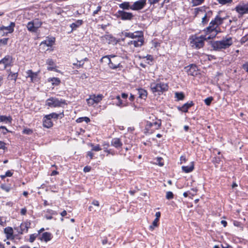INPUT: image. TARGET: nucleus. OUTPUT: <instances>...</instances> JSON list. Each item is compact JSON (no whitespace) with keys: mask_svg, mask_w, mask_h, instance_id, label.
I'll list each match as a JSON object with an SVG mask.
<instances>
[{"mask_svg":"<svg viewBox=\"0 0 248 248\" xmlns=\"http://www.w3.org/2000/svg\"><path fill=\"white\" fill-rule=\"evenodd\" d=\"M232 37L223 39L221 41H217L211 42L212 47L215 50H220L222 49L229 48L232 44Z\"/></svg>","mask_w":248,"mask_h":248,"instance_id":"f257e3e1","label":"nucleus"},{"mask_svg":"<svg viewBox=\"0 0 248 248\" xmlns=\"http://www.w3.org/2000/svg\"><path fill=\"white\" fill-rule=\"evenodd\" d=\"M150 88L153 93H157L159 94L168 90V84L162 82H152L150 84Z\"/></svg>","mask_w":248,"mask_h":248,"instance_id":"f03ea898","label":"nucleus"},{"mask_svg":"<svg viewBox=\"0 0 248 248\" xmlns=\"http://www.w3.org/2000/svg\"><path fill=\"white\" fill-rule=\"evenodd\" d=\"M207 37L204 35H201L199 37L193 36L192 39L190 42L191 46L196 49H200L202 47L204 44V41L209 40Z\"/></svg>","mask_w":248,"mask_h":248,"instance_id":"7ed1b4c3","label":"nucleus"},{"mask_svg":"<svg viewBox=\"0 0 248 248\" xmlns=\"http://www.w3.org/2000/svg\"><path fill=\"white\" fill-rule=\"evenodd\" d=\"M217 27L218 26L214 19L210 22L209 26L204 30L207 34H209L207 36V39H213L216 37L218 33L217 30Z\"/></svg>","mask_w":248,"mask_h":248,"instance_id":"20e7f679","label":"nucleus"},{"mask_svg":"<svg viewBox=\"0 0 248 248\" xmlns=\"http://www.w3.org/2000/svg\"><path fill=\"white\" fill-rule=\"evenodd\" d=\"M46 105L50 107H60L67 105L66 101L63 99H59L57 98L50 97L46 100Z\"/></svg>","mask_w":248,"mask_h":248,"instance_id":"39448f33","label":"nucleus"},{"mask_svg":"<svg viewBox=\"0 0 248 248\" xmlns=\"http://www.w3.org/2000/svg\"><path fill=\"white\" fill-rule=\"evenodd\" d=\"M152 117L155 118V120H157V121L153 122L149 121L147 122L145 125V130L146 131V132L148 134H152L153 133V131L151 129L153 126H155V129L156 130L160 129L161 126V121L160 119H157L155 116H153Z\"/></svg>","mask_w":248,"mask_h":248,"instance_id":"423d86ee","label":"nucleus"},{"mask_svg":"<svg viewBox=\"0 0 248 248\" xmlns=\"http://www.w3.org/2000/svg\"><path fill=\"white\" fill-rule=\"evenodd\" d=\"M115 16L122 20H131L134 16L132 13L127 12L124 10H118Z\"/></svg>","mask_w":248,"mask_h":248,"instance_id":"0eeeda50","label":"nucleus"},{"mask_svg":"<svg viewBox=\"0 0 248 248\" xmlns=\"http://www.w3.org/2000/svg\"><path fill=\"white\" fill-rule=\"evenodd\" d=\"M103 59H107L108 60V64L110 68L112 69H115L121 66V63L118 60L119 58L115 56H113L111 57V59L109 58L108 56L103 57Z\"/></svg>","mask_w":248,"mask_h":248,"instance_id":"6e6552de","label":"nucleus"},{"mask_svg":"<svg viewBox=\"0 0 248 248\" xmlns=\"http://www.w3.org/2000/svg\"><path fill=\"white\" fill-rule=\"evenodd\" d=\"M13 58L11 56L7 55L0 61V69H5L11 66L13 63Z\"/></svg>","mask_w":248,"mask_h":248,"instance_id":"1a4fd4ad","label":"nucleus"},{"mask_svg":"<svg viewBox=\"0 0 248 248\" xmlns=\"http://www.w3.org/2000/svg\"><path fill=\"white\" fill-rule=\"evenodd\" d=\"M135 40H131L128 42L129 46L133 45L134 47H137L142 46L144 43L143 33L142 32L141 35L137 36Z\"/></svg>","mask_w":248,"mask_h":248,"instance_id":"9d476101","label":"nucleus"},{"mask_svg":"<svg viewBox=\"0 0 248 248\" xmlns=\"http://www.w3.org/2000/svg\"><path fill=\"white\" fill-rule=\"evenodd\" d=\"M188 75L196 76L198 75V67L196 64H191L185 67Z\"/></svg>","mask_w":248,"mask_h":248,"instance_id":"9b49d317","label":"nucleus"},{"mask_svg":"<svg viewBox=\"0 0 248 248\" xmlns=\"http://www.w3.org/2000/svg\"><path fill=\"white\" fill-rule=\"evenodd\" d=\"M31 223L30 221H26L23 223H22L19 227H15L14 229L16 230L19 234H22L23 232L26 231L28 232V229L30 228Z\"/></svg>","mask_w":248,"mask_h":248,"instance_id":"f8f14e48","label":"nucleus"},{"mask_svg":"<svg viewBox=\"0 0 248 248\" xmlns=\"http://www.w3.org/2000/svg\"><path fill=\"white\" fill-rule=\"evenodd\" d=\"M235 10L241 16L248 14V6L245 3L238 4L235 7Z\"/></svg>","mask_w":248,"mask_h":248,"instance_id":"ddd939ff","label":"nucleus"},{"mask_svg":"<svg viewBox=\"0 0 248 248\" xmlns=\"http://www.w3.org/2000/svg\"><path fill=\"white\" fill-rule=\"evenodd\" d=\"M146 4V0H139L132 4V10H140L143 9Z\"/></svg>","mask_w":248,"mask_h":248,"instance_id":"4468645a","label":"nucleus"},{"mask_svg":"<svg viewBox=\"0 0 248 248\" xmlns=\"http://www.w3.org/2000/svg\"><path fill=\"white\" fill-rule=\"evenodd\" d=\"M111 145L115 148L119 149L122 148L123 143L120 138H115L112 139L111 141Z\"/></svg>","mask_w":248,"mask_h":248,"instance_id":"2eb2a0df","label":"nucleus"},{"mask_svg":"<svg viewBox=\"0 0 248 248\" xmlns=\"http://www.w3.org/2000/svg\"><path fill=\"white\" fill-rule=\"evenodd\" d=\"M15 26V23L14 22H11L10 23V24L5 27L4 26H2L0 27V31H6V33H12L14 31V27Z\"/></svg>","mask_w":248,"mask_h":248,"instance_id":"dca6fc26","label":"nucleus"},{"mask_svg":"<svg viewBox=\"0 0 248 248\" xmlns=\"http://www.w3.org/2000/svg\"><path fill=\"white\" fill-rule=\"evenodd\" d=\"M142 32V31H136L134 32H122V34H124L126 37L136 39L137 36L141 35Z\"/></svg>","mask_w":248,"mask_h":248,"instance_id":"f3484780","label":"nucleus"},{"mask_svg":"<svg viewBox=\"0 0 248 248\" xmlns=\"http://www.w3.org/2000/svg\"><path fill=\"white\" fill-rule=\"evenodd\" d=\"M194 105L193 101H191L184 104L181 107L178 108V109L184 112H186L188 109Z\"/></svg>","mask_w":248,"mask_h":248,"instance_id":"a211bd4d","label":"nucleus"},{"mask_svg":"<svg viewBox=\"0 0 248 248\" xmlns=\"http://www.w3.org/2000/svg\"><path fill=\"white\" fill-rule=\"evenodd\" d=\"M4 232L6 235V238L8 239H14V237L13 236V230L11 227H7L4 229Z\"/></svg>","mask_w":248,"mask_h":248,"instance_id":"6ab92c4d","label":"nucleus"},{"mask_svg":"<svg viewBox=\"0 0 248 248\" xmlns=\"http://www.w3.org/2000/svg\"><path fill=\"white\" fill-rule=\"evenodd\" d=\"M213 13L211 11H209L205 13L203 17L202 18V22L203 25H205L208 22L209 18L212 16Z\"/></svg>","mask_w":248,"mask_h":248,"instance_id":"aec40b11","label":"nucleus"},{"mask_svg":"<svg viewBox=\"0 0 248 248\" xmlns=\"http://www.w3.org/2000/svg\"><path fill=\"white\" fill-rule=\"evenodd\" d=\"M52 238V234L49 232H45L42 234V236L40 238L41 241H44L46 242L50 241Z\"/></svg>","mask_w":248,"mask_h":248,"instance_id":"412c9836","label":"nucleus"},{"mask_svg":"<svg viewBox=\"0 0 248 248\" xmlns=\"http://www.w3.org/2000/svg\"><path fill=\"white\" fill-rule=\"evenodd\" d=\"M119 6L123 10H132V5H131L129 2L125 1L119 4Z\"/></svg>","mask_w":248,"mask_h":248,"instance_id":"4be33fe9","label":"nucleus"},{"mask_svg":"<svg viewBox=\"0 0 248 248\" xmlns=\"http://www.w3.org/2000/svg\"><path fill=\"white\" fill-rule=\"evenodd\" d=\"M64 116L63 112L60 113V114H57L56 113H52L48 115H46L45 118H48L51 120L52 118L54 119H58L59 117L61 118H62Z\"/></svg>","mask_w":248,"mask_h":248,"instance_id":"5701e85b","label":"nucleus"},{"mask_svg":"<svg viewBox=\"0 0 248 248\" xmlns=\"http://www.w3.org/2000/svg\"><path fill=\"white\" fill-rule=\"evenodd\" d=\"M194 169V162H191V165L190 166H182V170L186 173H189L191 172Z\"/></svg>","mask_w":248,"mask_h":248,"instance_id":"b1692460","label":"nucleus"},{"mask_svg":"<svg viewBox=\"0 0 248 248\" xmlns=\"http://www.w3.org/2000/svg\"><path fill=\"white\" fill-rule=\"evenodd\" d=\"M83 24V21L80 19L77 20L75 22L72 23L70 25V27L72 29L71 31L76 30L78 28Z\"/></svg>","mask_w":248,"mask_h":248,"instance_id":"393cba45","label":"nucleus"},{"mask_svg":"<svg viewBox=\"0 0 248 248\" xmlns=\"http://www.w3.org/2000/svg\"><path fill=\"white\" fill-rule=\"evenodd\" d=\"M27 28L28 30L31 32H35L37 31L34 21L29 22L27 25Z\"/></svg>","mask_w":248,"mask_h":248,"instance_id":"a878e982","label":"nucleus"},{"mask_svg":"<svg viewBox=\"0 0 248 248\" xmlns=\"http://www.w3.org/2000/svg\"><path fill=\"white\" fill-rule=\"evenodd\" d=\"M27 77L31 78L32 81L35 80L37 76V73L33 72L31 70H29L26 72Z\"/></svg>","mask_w":248,"mask_h":248,"instance_id":"bb28decb","label":"nucleus"},{"mask_svg":"<svg viewBox=\"0 0 248 248\" xmlns=\"http://www.w3.org/2000/svg\"><path fill=\"white\" fill-rule=\"evenodd\" d=\"M12 118L10 116H6L0 115V122H5V123H11Z\"/></svg>","mask_w":248,"mask_h":248,"instance_id":"cd10ccee","label":"nucleus"},{"mask_svg":"<svg viewBox=\"0 0 248 248\" xmlns=\"http://www.w3.org/2000/svg\"><path fill=\"white\" fill-rule=\"evenodd\" d=\"M138 94L139 95V97L141 99H145L147 95V91L143 89H138Z\"/></svg>","mask_w":248,"mask_h":248,"instance_id":"c85d7f7f","label":"nucleus"},{"mask_svg":"<svg viewBox=\"0 0 248 248\" xmlns=\"http://www.w3.org/2000/svg\"><path fill=\"white\" fill-rule=\"evenodd\" d=\"M45 119L43 121V125L44 127L46 128H50L51 127L52 125V122L49 119V118H45Z\"/></svg>","mask_w":248,"mask_h":248,"instance_id":"c756f323","label":"nucleus"},{"mask_svg":"<svg viewBox=\"0 0 248 248\" xmlns=\"http://www.w3.org/2000/svg\"><path fill=\"white\" fill-rule=\"evenodd\" d=\"M48 82H51L53 85L57 86L60 84L61 82L60 79L58 78H52L48 79Z\"/></svg>","mask_w":248,"mask_h":248,"instance_id":"7c9ffc66","label":"nucleus"},{"mask_svg":"<svg viewBox=\"0 0 248 248\" xmlns=\"http://www.w3.org/2000/svg\"><path fill=\"white\" fill-rule=\"evenodd\" d=\"M91 95L95 103H98L100 102L103 98V95L101 94H98L97 95H95V94Z\"/></svg>","mask_w":248,"mask_h":248,"instance_id":"2f4dec72","label":"nucleus"},{"mask_svg":"<svg viewBox=\"0 0 248 248\" xmlns=\"http://www.w3.org/2000/svg\"><path fill=\"white\" fill-rule=\"evenodd\" d=\"M18 74L17 72L13 73L10 71L9 73L8 78L9 80L16 81L17 78Z\"/></svg>","mask_w":248,"mask_h":248,"instance_id":"473e14b6","label":"nucleus"},{"mask_svg":"<svg viewBox=\"0 0 248 248\" xmlns=\"http://www.w3.org/2000/svg\"><path fill=\"white\" fill-rule=\"evenodd\" d=\"M103 146H104V152L108 153V154H111L112 155H115L114 151H112L111 150H108V148L109 146V144L108 143H104L103 144Z\"/></svg>","mask_w":248,"mask_h":248,"instance_id":"72a5a7b5","label":"nucleus"},{"mask_svg":"<svg viewBox=\"0 0 248 248\" xmlns=\"http://www.w3.org/2000/svg\"><path fill=\"white\" fill-rule=\"evenodd\" d=\"M224 19H225V18H222L219 16L217 15L214 20L215 21L218 27L219 25L223 23V20Z\"/></svg>","mask_w":248,"mask_h":248,"instance_id":"f704fd0d","label":"nucleus"},{"mask_svg":"<svg viewBox=\"0 0 248 248\" xmlns=\"http://www.w3.org/2000/svg\"><path fill=\"white\" fill-rule=\"evenodd\" d=\"M46 64H48V65L49 66H51L50 67H47V70L50 71V70H52L54 69V68L53 67H51V66H53L54 65V61H53L52 59H48V60H47L46 61Z\"/></svg>","mask_w":248,"mask_h":248,"instance_id":"c9c22d12","label":"nucleus"},{"mask_svg":"<svg viewBox=\"0 0 248 248\" xmlns=\"http://www.w3.org/2000/svg\"><path fill=\"white\" fill-rule=\"evenodd\" d=\"M175 97L177 98L178 100H183L185 98V95L182 92H176Z\"/></svg>","mask_w":248,"mask_h":248,"instance_id":"e433bc0d","label":"nucleus"},{"mask_svg":"<svg viewBox=\"0 0 248 248\" xmlns=\"http://www.w3.org/2000/svg\"><path fill=\"white\" fill-rule=\"evenodd\" d=\"M83 121L88 123L90 122V119L87 117H83L78 118L76 120V122L78 123H82Z\"/></svg>","mask_w":248,"mask_h":248,"instance_id":"4c0bfd02","label":"nucleus"},{"mask_svg":"<svg viewBox=\"0 0 248 248\" xmlns=\"http://www.w3.org/2000/svg\"><path fill=\"white\" fill-rule=\"evenodd\" d=\"M159 220L155 219L153 221L152 224L149 226V229L151 231H153L155 227L158 226V222Z\"/></svg>","mask_w":248,"mask_h":248,"instance_id":"58836bf2","label":"nucleus"},{"mask_svg":"<svg viewBox=\"0 0 248 248\" xmlns=\"http://www.w3.org/2000/svg\"><path fill=\"white\" fill-rule=\"evenodd\" d=\"M87 60H88V59L87 58H85L83 60H81L80 61H78L77 63H73V64L75 65H77V66H78L79 67H80L83 65V64L84 63V62L85 61H87Z\"/></svg>","mask_w":248,"mask_h":248,"instance_id":"ea45409f","label":"nucleus"},{"mask_svg":"<svg viewBox=\"0 0 248 248\" xmlns=\"http://www.w3.org/2000/svg\"><path fill=\"white\" fill-rule=\"evenodd\" d=\"M91 146L92 147V151L98 152L101 150V148H100L99 144H97L96 145L94 146L93 144H92Z\"/></svg>","mask_w":248,"mask_h":248,"instance_id":"a19ab883","label":"nucleus"},{"mask_svg":"<svg viewBox=\"0 0 248 248\" xmlns=\"http://www.w3.org/2000/svg\"><path fill=\"white\" fill-rule=\"evenodd\" d=\"M193 6H197L202 4L204 0H191Z\"/></svg>","mask_w":248,"mask_h":248,"instance_id":"79ce46f5","label":"nucleus"},{"mask_svg":"<svg viewBox=\"0 0 248 248\" xmlns=\"http://www.w3.org/2000/svg\"><path fill=\"white\" fill-rule=\"evenodd\" d=\"M174 195L172 192L168 191L166 193V198L168 200L172 199L173 198Z\"/></svg>","mask_w":248,"mask_h":248,"instance_id":"37998d69","label":"nucleus"},{"mask_svg":"<svg viewBox=\"0 0 248 248\" xmlns=\"http://www.w3.org/2000/svg\"><path fill=\"white\" fill-rule=\"evenodd\" d=\"M219 4L224 5L227 3H231L233 0H217Z\"/></svg>","mask_w":248,"mask_h":248,"instance_id":"c03bdc74","label":"nucleus"},{"mask_svg":"<svg viewBox=\"0 0 248 248\" xmlns=\"http://www.w3.org/2000/svg\"><path fill=\"white\" fill-rule=\"evenodd\" d=\"M213 100V98L212 97H207L204 100V103L206 105L209 106Z\"/></svg>","mask_w":248,"mask_h":248,"instance_id":"a18cd8bd","label":"nucleus"},{"mask_svg":"<svg viewBox=\"0 0 248 248\" xmlns=\"http://www.w3.org/2000/svg\"><path fill=\"white\" fill-rule=\"evenodd\" d=\"M22 133L24 134L31 135L33 133V131L31 129L26 128L23 130Z\"/></svg>","mask_w":248,"mask_h":248,"instance_id":"49530a36","label":"nucleus"},{"mask_svg":"<svg viewBox=\"0 0 248 248\" xmlns=\"http://www.w3.org/2000/svg\"><path fill=\"white\" fill-rule=\"evenodd\" d=\"M8 40H9V38H8L0 39V46L1 45H7Z\"/></svg>","mask_w":248,"mask_h":248,"instance_id":"de8ad7c7","label":"nucleus"},{"mask_svg":"<svg viewBox=\"0 0 248 248\" xmlns=\"http://www.w3.org/2000/svg\"><path fill=\"white\" fill-rule=\"evenodd\" d=\"M37 234H31L30 236L29 241L31 243L34 242L36 237L37 236Z\"/></svg>","mask_w":248,"mask_h":248,"instance_id":"09e8293b","label":"nucleus"},{"mask_svg":"<svg viewBox=\"0 0 248 248\" xmlns=\"http://www.w3.org/2000/svg\"><path fill=\"white\" fill-rule=\"evenodd\" d=\"M86 102L87 104L89 105H93L94 103H95V102H94V101L92 95H90L89 98L86 99Z\"/></svg>","mask_w":248,"mask_h":248,"instance_id":"8fccbe9b","label":"nucleus"},{"mask_svg":"<svg viewBox=\"0 0 248 248\" xmlns=\"http://www.w3.org/2000/svg\"><path fill=\"white\" fill-rule=\"evenodd\" d=\"M0 149H2L4 152L5 150L7 149V148L6 147V143L3 141H0Z\"/></svg>","mask_w":248,"mask_h":248,"instance_id":"3c124183","label":"nucleus"},{"mask_svg":"<svg viewBox=\"0 0 248 248\" xmlns=\"http://www.w3.org/2000/svg\"><path fill=\"white\" fill-rule=\"evenodd\" d=\"M33 21L34 22L35 27L36 30H37V29L41 26L42 23L38 20L37 21Z\"/></svg>","mask_w":248,"mask_h":248,"instance_id":"603ef678","label":"nucleus"},{"mask_svg":"<svg viewBox=\"0 0 248 248\" xmlns=\"http://www.w3.org/2000/svg\"><path fill=\"white\" fill-rule=\"evenodd\" d=\"M13 175V172H12L10 170H8L6 172L4 175H2L1 177L5 178L6 177H11Z\"/></svg>","mask_w":248,"mask_h":248,"instance_id":"864d4df0","label":"nucleus"},{"mask_svg":"<svg viewBox=\"0 0 248 248\" xmlns=\"http://www.w3.org/2000/svg\"><path fill=\"white\" fill-rule=\"evenodd\" d=\"M0 187L6 192H9L10 190V187L5 185H1Z\"/></svg>","mask_w":248,"mask_h":248,"instance_id":"5fc2aeb1","label":"nucleus"},{"mask_svg":"<svg viewBox=\"0 0 248 248\" xmlns=\"http://www.w3.org/2000/svg\"><path fill=\"white\" fill-rule=\"evenodd\" d=\"M54 41L52 40H46L44 43L47 46H52Z\"/></svg>","mask_w":248,"mask_h":248,"instance_id":"6e6d98bb","label":"nucleus"},{"mask_svg":"<svg viewBox=\"0 0 248 248\" xmlns=\"http://www.w3.org/2000/svg\"><path fill=\"white\" fill-rule=\"evenodd\" d=\"M116 99H117L118 101V103L117 104V106H120L123 104V102L122 100L121 99L120 95H117L116 96Z\"/></svg>","mask_w":248,"mask_h":248,"instance_id":"4d7b16f0","label":"nucleus"},{"mask_svg":"<svg viewBox=\"0 0 248 248\" xmlns=\"http://www.w3.org/2000/svg\"><path fill=\"white\" fill-rule=\"evenodd\" d=\"M63 12V11L60 7H57L55 11V13L57 15H60Z\"/></svg>","mask_w":248,"mask_h":248,"instance_id":"13d9d810","label":"nucleus"},{"mask_svg":"<svg viewBox=\"0 0 248 248\" xmlns=\"http://www.w3.org/2000/svg\"><path fill=\"white\" fill-rule=\"evenodd\" d=\"M91 170V167L90 166H85L83 169V171L84 172H89Z\"/></svg>","mask_w":248,"mask_h":248,"instance_id":"bf43d9fd","label":"nucleus"},{"mask_svg":"<svg viewBox=\"0 0 248 248\" xmlns=\"http://www.w3.org/2000/svg\"><path fill=\"white\" fill-rule=\"evenodd\" d=\"M242 68L246 70V71L248 73V62L244 63L242 65Z\"/></svg>","mask_w":248,"mask_h":248,"instance_id":"052dcab7","label":"nucleus"},{"mask_svg":"<svg viewBox=\"0 0 248 248\" xmlns=\"http://www.w3.org/2000/svg\"><path fill=\"white\" fill-rule=\"evenodd\" d=\"M195 11L197 13V14H199L200 12H203L204 11L203 7H199L195 9Z\"/></svg>","mask_w":248,"mask_h":248,"instance_id":"680f3d73","label":"nucleus"},{"mask_svg":"<svg viewBox=\"0 0 248 248\" xmlns=\"http://www.w3.org/2000/svg\"><path fill=\"white\" fill-rule=\"evenodd\" d=\"M101 6H97L96 10L93 11V15L94 16L95 15L97 14L98 13V12L101 10Z\"/></svg>","mask_w":248,"mask_h":248,"instance_id":"e2e57ef3","label":"nucleus"},{"mask_svg":"<svg viewBox=\"0 0 248 248\" xmlns=\"http://www.w3.org/2000/svg\"><path fill=\"white\" fill-rule=\"evenodd\" d=\"M87 155L88 156H89L90 158V159H92L93 158V154L92 152V151H89L87 152Z\"/></svg>","mask_w":248,"mask_h":248,"instance_id":"0e129e2a","label":"nucleus"},{"mask_svg":"<svg viewBox=\"0 0 248 248\" xmlns=\"http://www.w3.org/2000/svg\"><path fill=\"white\" fill-rule=\"evenodd\" d=\"M92 204L93 205H94L96 206H99V202L98 201H96V200H93L92 202Z\"/></svg>","mask_w":248,"mask_h":248,"instance_id":"69168bd1","label":"nucleus"},{"mask_svg":"<svg viewBox=\"0 0 248 248\" xmlns=\"http://www.w3.org/2000/svg\"><path fill=\"white\" fill-rule=\"evenodd\" d=\"M155 216V219L159 220V218L160 217V216H161L160 212H156Z\"/></svg>","mask_w":248,"mask_h":248,"instance_id":"338daca9","label":"nucleus"},{"mask_svg":"<svg viewBox=\"0 0 248 248\" xmlns=\"http://www.w3.org/2000/svg\"><path fill=\"white\" fill-rule=\"evenodd\" d=\"M27 210L25 208L21 209L20 213L22 215H25L26 214Z\"/></svg>","mask_w":248,"mask_h":248,"instance_id":"774afa93","label":"nucleus"}]
</instances>
